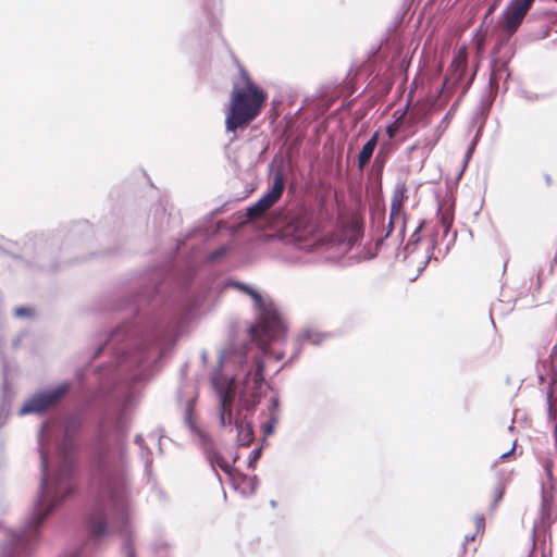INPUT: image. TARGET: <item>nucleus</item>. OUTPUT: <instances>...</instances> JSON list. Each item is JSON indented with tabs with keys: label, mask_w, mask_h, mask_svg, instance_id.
<instances>
[{
	"label": "nucleus",
	"mask_w": 557,
	"mask_h": 557,
	"mask_svg": "<svg viewBox=\"0 0 557 557\" xmlns=\"http://www.w3.org/2000/svg\"><path fill=\"white\" fill-rule=\"evenodd\" d=\"M553 467H554L553 460L548 459L544 462V470H545L548 481H550L553 479Z\"/></svg>",
	"instance_id": "nucleus-27"
},
{
	"label": "nucleus",
	"mask_w": 557,
	"mask_h": 557,
	"mask_svg": "<svg viewBox=\"0 0 557 557\" xmlns=\"http://www.w3.org/2000/svg\"><path fill=\"white\" fill-rule=\"evenodd\" d=\"M379 132L373 133L370 139L362 146L358 154V168L360 171L369 163L377 146Z\"/></svg>",
	"instance_id": "nucleus-11"
},
{
	"label": "nucleus",
	"mask_w": 557,
	"mask_h": 557,
	"mask_svg": "<svg viewBox=\"0 0 557 557\" xmlns=\"http://www.w3.org/2000/svg\"><path fill=\"white\" fill-rule=\"evenodd\" d=\"M474 537H475V535H471V536H470V535H467V536H466V539H465V541H466V542L473 541V540H474Z\"/></svg>",
	"instance_id": "nucleus-44"
},
{
	"label": "nucleus",
	"mask_w": 557,
	"mask_h": 557,
	"mask_svg": "<svg viewBox=\"0 0 557 557\" xmlns=\"http://www.w3.org/2000/svg\"><path fill=\"white\" fill-rule=\"evenodd\" d=\"M515 449H516V442H513V444H512L511 448H510L508 451L503 453V454L499 456V459H502V460L506 459L507 457H509V456L515 451Z\"/></svg>",
	"instance_id": "nucleus-35"
},
{
	"label": "nucleus",
	"mask_w": 557,
	"mask_h": 557,
	"mask_svg": "<svg viewBox=\"0 0 557 557\" xmlns=\"http://www.w3.org/2000/svg\"><path fill=\"white\" fill-rule=\"evenodd\" d=\"M284 189L285 173L283 166H278L272 174V183L269 189L256 203L247 208V218L249 220L263 218L267 210L281 198Z\"/></svg>",
	"instance_id": "nucleus-7"
},
{
	"label": "nucleus",
	"mask_w": 557,
	"mask_h": 557,
	"mask_svg": "<svg viewBox=\"0 0 557 557\" xmlns=\"http://www.w3.org/2000/svg\"><path fill=\"white\" fill-rule=\"evenodd\" d=\"M509 76H510V73L508 71V66H507L506 62H494L492 65V71H491L490 79H488L491 88L497 89L498 82L503 78L506 82Z\"/></svg>",
	"instance_id": "nucleus-12"
},
{
	"label": "nucleus",
	"mask_w": 557,
	"mask_h": 557,
	"mask_svg": "<svg viewBox=\"0 0 557 557\" xmlns=\"http://www.w3.org/2000/svg\"><path fill=\"white\" fill-rule=\"evenodd\" d=\"M271 225L278 230L283 239L293 243L300 249H306L309 246L306 240L315 230L311 215L305 209L277 211Z\"/></svg>",
	"instance_id": "nucleus-4"
},
{
	"label": "nucleus",
	"mask_w": 557,
	"mask_h": 557,
	"mask_svg": "<svg viewBox=\"0 0 557 557\" xmlns=\"http://www.w3.org/2000/svg\"><path fill=\"white\" fill-rule=\"evenodd\" d=\"M246 347L247 345L243 343L237 349L234 342L231 341L228 347L219 352L220 367L225 363L236 364L239 368L236 375H243L236 413L233 409L236 399L234 377L222 384L218 380V373L213 374L211 379L219 398L220 424L224 428L232 426L237 431L239 446H248L252 443L253 429L249 418L256 412L265 392L271 389V386L264 381L263 359L253 356L252 362H248L247 357H243V350Z\"/></svg>",
	"instance_id": "nucleus-1"
},
{
	"label": "nucleus",
	"mask_w": 557,
	"mask_h": 557,
	"mask_svg": "<svg viewBox=\"0 0 557 557\" xmlns=\"http://www.w3.org/2000/svg\"><path fill=\"white\" fill-rule=\"evenodd\" d=\"M474 147H475V141L473 140L471 143V145L469 146L467 152H466V156H465V164H467V162L469 161V159L471 158L472 153H473V150H474Z\"/></svg>",
	"instance_id": "nucleus-32"
},
{
	"label": "nucleus",
	"mask_w": 557,
	"mask_h": 557,
	"mask_svg": "<svg viewBox=\"0 0 557 557\" xmlns=\"http://www.w3.org/2000/svg\"><path fill=\"white\" fill-rule=\"evenodd\" d=\"M424 224H425V221H421L419 223V225L416 227L414 232L412 233L409 243L404 248V251H405L404 259H406L408 257V255L413 251V248L411 249V246L417 245L421 240V238H422L421 230L423 228Z\"/></svg>",
	"instance_id": "nucleus-15"
},
{
	"label": "nucleus",
	"mask_w": 557,
	"mask_h": 557,
	"mask_svg": "<svg viewBox=\"0 0 557 557\" xmlns=\"http://www.w3.org/2000/svg\"><path fill=\"white\" fill-rule=\"evenodd\" d=\"M509 76H510V73L508 71V66H507L506 62H494L492 65V71H491L490 79H488L491 88L497 89L498 82L503 78L506 82Z\"/></svg>",
	"instance_id": "nucleus-13"
},
{
	"label": "nucleus",
	"mask_w": 557,
	"mask_h": 557,
	"mask_svg": "<svg viewBox=\"0 0 557 557\" xmlns=\"http://www.w3.org/2000/svg\"><path fill=\"white\" fill-rule=\"evenodd\" d=\"M71 383L62 382L52 388L40 389L30 395L18 410V416L44 414L58 405L69 393Z\"/></svg>",
	"instance_id": "nucleus-6"
},
{
	"label": "nucleus",
	"mask_w": 557,
	"mask_h": 557,
	"mask_svg": "<svg viewBox=\"0 0 557 557\" xmlns=\"http://www.w3.org/2000/svg\"><path fill=\"white\" fill-rule=\"evenodd\" d=\"M403 205L391 200V212L392 220H400Z\"/></svg>",
	"instance_id": "nucleus-24"
},
{
	"label": "nucleus",
	"mask_w": 557,
	"mask_h": 557,
	"mask_svg": "<svg viewBox=\"0 0 557 557\" xmlns=\"http://www.w3.org/2000/svg\"><path fill=\"white\" fill-rule=\"evenodd\" d=\"M539 380H540V382H541V383H543V382L545 381L544 375L540 374V375H539Z\"/></svg>",
	"instance_id": "nucleus-47"
},
{
	"label": "nucleus",
	"mask_w": 557,
	"mask_h": 557,
	"mask_svg": "<svg viewBox=\"0 0 557 557\" xmlns=\"http://www.w3.org/2000/svg\"><path fill=\"white\" fill-rule=\"evenodd\" d=\"M521 97L527 101H537L542 98L541 95L528 90H522Z\"/></svg>",
	"instance_id": "nucleus-26"
},
{
	"label": "nucleus",
	"mask_w": 557,
	"mask_h": 557,
	"mask_svg": "<svg viewBox=\"0 0 557 557\" xmlns=\"http://www.w3.org/2000/svg\"><path fill=\"white\" fill-rule=\"evenodd\" d=\"M556 388H557V373H555L550 376L549 383H548V389L546 393L547 417L549 420L555 421L554 438H555V446L557 448V404L556 405L553 404V397H554Z\"/></svg>",
	"instance_id": "nucleus-10"
},
{
	"label": "nucleus",
	"mask_w": 557,
	"mask_h": 557,
	"mask_svg": "<svg viewBox=\"0 0 557 557\" xmlns=\"http://www.w3.org/2000/svg\"><path fill=\"white\" fill-rule=\"evenodd\" d=\"M270 504H271V506H272V507H275V506H276L275 500H271V503H270Z\"/></svg>",
	"instance_id": "nucleus-49"
},
{
	"label": "nucleus",
	"mask_w": 557,
	"mask_h": 557,
	"mask_svg": "<svg viewBox=\"0 0 557 557\" xmlns=\"http://www.w3.org/2000/svg\"><path fill=\"white\" fill-rule=\"evenodd\" d=\"M231 285L251 297L256 322L245 324L243 329L244 338H238L237 331L232 327L223 349L228 347L231 341L234 342L237 349L240 344L245 343L247 347L243 350V357H247L248 362H252L253 356L263 359V356L271 354L269 348L271 343L284 341L285 324L270 298H264L261 293L246 283L235 281Z\"/></svg>",
	"instance_id": "nucleus-2"
},
{
	"label": "nucleus",
	"mask_w": 557,
	"mask_h": 557,
	"mask_svg": "<svg viewBox=\"0 0 557 557\" xmlns=\"http://www.w3.org/2000/svg\"><path fill=\"white\" fill-rule=\"evenodd\" d=\"M283 357H284V352H283V351H280V352H275V354H274V358H275V360H276V361L282 360V359H283Z\"/></svg>",
	"instance_id": "nucleus-41"
},
{
	"label": "nucleus",
	"mask_w": 557,
	"mask_h": 557,
	"mask_svg": "<svg viewBox=\"0 0 557 557\" xmlns=\"http://www.w3.org/2000/svg\"><path fill=\"white\" fill-rule=\"evenodd\" d=\"M301 339L313 345H319L323 339V335L315 331L307 330L302 333Z\"/></svg>",
	"instance_id": "nucleus-21"
},
{
	"label": "nucleus",
	"mask_w": 557,
	"mask_h": 557,
	"mask_svg": "<svg viewBox=\"0 0 557 557\" xmlns=\"http://www.w3.org/2000/svg\"><path fill=\"white\" fill-rule=\"evenodd\" d=\"M300 349L298 348L295 354L290 357L289 361L292 362L294 359L297 358L298 354H299Z\"/></svg>",
	"instance_id": "nucleus-43"
},
{
	"label": "nucleus",
	"mask_w": 557,
	"mask_h": 557,
	"mask_svg": "<svg viewBox=\"0 0 557 557\" xmlns=\"http://www.w3.org/2000/svg\"><path fill=\"white\" fill-rule=\"evenodd\" d=\"M432 258V253L430 252L426 258H425V261L423 262V265L419 269L420 272L425 268L426 263L430 261V259Z\"/></svg>",
	"instance_id": "nucleus-39"
},
{
	"label": "nucleus",
	"mask_w": 557,
	"mask_h": 557,
	"mask_svg": "<svg viewBox=\"0 0 557 557\" xmlns=\"http://www.w3.org/2000/svg\"><path fill=\"white\" fill-rule=\"evenodd\" d=\"M227 250L225 246H221L209 253L208 260L212 262L218 261L226 255Z\"/></svg>",
	"instance_id": "nucleus-23"
},
{
	"label": "nucleus",
	"mask_w": 557,
	"mask_h": 557,
	"mask_svg": "<svg viewBox=\"0 0 557 557\" xmlns=\"http://www.w3.org/2000/svg\"><path fill=\"white\" fill-rule=\"evenodd\" d=\"M264 414L268 417H272L274 414L275 417L280 418V397L277 394L273 395L269 399L265 410L261 412V416Z\"/></svg>",
	"instance_id": "nucleus-16"
},
{
	"label": "nucleus",
	"mask_w": 557,
	"mask_h": 557,
	"mask_svg": "<svg viewBox=\"0 0 557 557\" xmlns=\"http://www.w3.org/2000/svg\"><path fill=\"white\" fill-rule=\"evenodd\" d=\"M475 524H476V532H483L484 530V518L482 516H479L475 518Z\"/></svg>",
	"instance_id": "nucleus-31"
},
{
	"label": "nucleus",
	"mask_w": 557,
	"mask_h": 557,
	"mask_svg": "<svg viewBox=\"0 0 557 557\" xmlns=\"http://www.w3.org/2000/svg\"><path fill=\"white\" fill-rule=\"evenodd\" d=\"M405 231H406V222L405 220L403 219L400 221V226H399V236L401 237V239L404 238L405 236Z\"/></svg>",
	"instance_id": "nucleus-36"
},
{
	"label": "nucleus",
	"mask_w": 557,
	"mask_h": 557,
	"mask_svg": "<svg viewBox=\"0 0 557 557\" xmlns=\"http://www.w3.org/2000/svg\"><path fill=\"white\" fill-rule=\"evenodd\" d=\"M500 0H495L494 3L488 8L486 14H491L495 8L497 7V4L499 3Z\"/></svg>",
	"instance_id": "nucleus-38"
},
{
	"label": "nucleus",
	"mask_w": 557,
	"mask_h": 557,
	"mask_svg": "<svg viewBox=\"0 0 557 557\" xmlns=\"http://www.w3.org/2000/svg\"><path fill=\"white\" fill-rule=\"evenodd\" d=\"M417 147H418L417 145H413V146L409 147L408 148V152H412L413 150L417 149Z\"/></svg>",
	"instance_id": "nucleus-45"
},
{
	"label": "nucleus",
	"mask_w": 557,
	"mask_h": 557,
	"mask_svg": "<svg viewBox=\"0 0 557 557\" xmlns=\"http://www.w3.org/2000/svg\"><path fill=\"white\" fill-rule=\"evenodd\" d=\"M405 116H406V111L401 112L393 123L388 124L386 126V134L388 136L389 139H393L396 137L398 131H399V127H400V124L403 123V121L405 120Z\"/></svg>",
	"instance_id": "nucleus-17"
},
{
	"label": "nucleus",
	"mask_w": 557,
	"mask_h": 557,
	"mask_svg": "<svg viewBox=\"0 0 557 557\" xmlns=\"http://www.w3.org/2000/svg\"><path fill=\"white\" fill-rule=\"evenodd\" d=\"M139 456H140V459L145 463L146 474L148 476H150L152 473V459H151V450L149 449V447L147 445H146V449L140 450Z\"/></svg>",
	"instance_id": "nucleus-20"
},
{
	"label": "nucleus",
	"mask_w": 557,
	"mask_h": 557,
	"mask_svg": "<svg viewBox=\"0 0 557 557\" xmlns=\"http://www.w3.org/2000/svg\"><path fill=\"white\" fill-rule=\"evenodd\" d=\"M545 180H546V183H547V184H549V183H550V177H549V176H546V177H545Z\"/></svg>",
	"instance_id": "nucleus-48"
},
{
	"label": "nucleus",
	"mask_w": 557,
	"mask_h": 557,
	"mask_svg": "<svg viewBox=\"0 0 557 557\" xmlns=\"http://www.w3.org/2000/svg\"><path fill=\"white\" fill-rule=\"evenodd\" d=\"M534 1L535 0H511L509 2L500 17L502 27L507 35L511 36L518 30Z\"/></svg>",
	"instance_id": "nucleus-8"
},
{
	"label": "nucleus",
	"mask_w": 557,
	"mask_h": 557,
	"mask_svg": "<svg viewBox=\"0 0 557 557\" xmlns=\"http://www.w3.org/2000/svg\"><path fill=\"white\" fill-rule=\"evenodd\" d=\"M196 404V395L190 396L183 404L184 406V422L189 429L193 440L197 443L200 449L206 455V458L214 473V475L221 480L219 472L216 471V466L225 473H231L232 471V462L227 461L216 449L215 443L212 436L200 429L194 419V409Z\"/></svg>",
	"instance_id": "nucleus-5"
},
{
	"label": "nucleus",
	"mask_w": 557,
	"mask_h": 557,
	"mask_svg": "<svg viewBox=\"0 0 557 557\" xmlns=\"http://www.w3.org/2000/svg\"><path fill=\"white\" fill-rule=\"evenodd\" d=\"M244 86L234 83L230 110L226 115V132L235 133L238 128L247 126L261 112L267 101V94L260 89L249 77L245 67L238 63Z\"/></svg>",
	"instance_id": "nucleus-3"
},
{
	"label": "nucleus",
	"mask_w": 557,
	"mask_h": 557,
	"mask_svg": "<svg viewBox=\"0 0 557 557\" xmlns=\"http://www.w3.org/2000/svg\"><path fill=\"white\" fill-rule=\"evenodd\" d=\"M201 359H202V362H205V363L207 362L208 354H207V351H206V350H202V351H201Z\"/></svg>",
	"instance_id": "nucleus-42"
},
{
	"label": "nucleus",
	"mask_w": 557,
	"mask_h": 557,
	"mask_svg": "<svg viewBox=\"0 0 557 557\" xmlns=\"http://www.w3.org/2000/svg\"><path fill=\"white\" fill-rule=\"evenodd\" d=\"M3 389L4 394L2 399L0 400V428L8 422L11 412V397L7 395L9 391L7 382L3 384Z\"/></svg>",
	"instance_id": "nucleus-14"
},
{
	"label": "nucleus",
	"mask_w": 557,
	"mask_h": 557,
	"mask_svg": "<svg viewBox=\"0 0 557 557\" xmlns=\"http://www.w3.org/2000/svg\"><path fill=\"white\" fill-rule=\"evenodd\" d=\"M14 314L18 318H30L33 315V309L28 307H20L14 310Z\"/></svg>",
	"instance_id": "nucleus-25"
},
{
	"label": "nucleus",
	"mask_w": 557,
	"mask_h": 557,
	"mask_svg": "<svg viewBox=\"0 0 557 557\" xmlns=\"http://www.w3.org/2000/svg\"><path fill=\"white\" fill-rule=\"evenodd\" d=\"M437 215L440 218L441 226L443 227L442 243L445 244V249L442 252V257H445L450 248L455 245L457 238V231H451L454 222V212L451 208L442 209L437 208Z\"/></svg>",
	"instance_id": "nucleus-9"
},
{
	"label": "nucleus",
	"mask_w": 557,
	"mask_h": 557,
	"mask_svg": "<svg viewBox=\"0 0 557 557\" xmlns=\"http://www.w3.org/2000/svg\"><path fill=\"white\" fill-rule=\"evenodd\" d=\"M450 111L444 116L443 121H449Z\"/></svg>",
	"instance_id": "nucleus-46"
},
{
	"label": "nucleus",
	"mask_w": 557,
	"mask_h": 557,
	"mask_svg": "<svg viewBox=\"0 0 557 557\" xmlns=\"http://www.w3.org/2000/svg\"><path fill=\"white\" fill-rule=\"evenodd\" d=\"M154 216H160L161 220L165 218V209L162 205L159 203L154 207Z\"/></svg>",
	"instance_id": "nucleus-29"
},
{
	"label": "nucleus",
	"mask_w": 557,
	"mask_h": 557,
	"mask_svg": "<svg viewBox=\"0 0 557 557\" xmlns=\"http://www.w3.org/2000/svg\"><path fill=\"white\" fill-rule=\"evenodd\" d=\"M503 494H504L503 488L500 486H498L496 488V495H495V498H494L493 507H495L497 505V503L503 498Z\"/></svg>",
	"instance_id": "nucleus-33"
},
{
	"label": "nucleus",
	"mask_w": 557,
	"mask_h": 557,
	"mask_svg": "<svg viewBox=\"0 0 557 557\" xmlns=\"http://www.w3.org/2000/svg\"><path fill=\"white\" fill-rule=\"evenodd\" d=\"M437 246V239H436V236L434 235L431 239V243H430V250H434Z\"/></svg>",
	"instance_id": "nucleus-37"
},
{
	"label": "nucleus",
	"mask_w": 557,
	"mask_h": 557,
	"mask_svg": "<svg viewBox=\"0 0 557 557\" xmlns=\"http://www.w3.org/2000/svg\"><path fill=\"white\" fill-rule=\"evenodd\" d=\"M407 198V186L405 183H398L393 191L392 199L393 201L404 203V200Z\"/></svg>",
	"instance_id": "nucleus-19"
},
{
	"label": "nucleus",
	"mask_w": 557,
	"mask_h": 557,
	"mask_svg": "<svg viewBox=\"0 0 557 557\" xmlns=\"http://www.w3.org/2000/svg\"><path fill=\"white\" fill-rule=\"evenodd\" d=\"M148 437H149V438L157 440L158 445H159V449L161 450V447H160L161 436H158V435H154V434H150V435H148Z\"/></svg>",
	"instance_id": "nucleus-40"
},
{
	"label": "nucleus",
	"mask_w": 557,
	"mask_h": 557,
	"mask_svg": "<svg viewBox=\"0 0 557 557\" xmlns=\"http://www.w3.org/2000/svg\"><path fill=\"white\" fill-rule=\"evenodd\" d=\"M397 221L398 220H392V216L389 215V221H388V225H387V233L385 235L386 237L393 232Z\"/></svg>",
	"instance_id": "nucleus-34"
},
{
	"label": "nucleus",
	"mask_w": 557,
	"mask_h": 557,
	"mask_svg": "<svg viewBox=\"0 0 557 557\" xmlns=\"http://www.w3.org/2000/svg\"><path fill=\"white\" fill-rule=\"evenodd\" d=\"M261 454H262L261 446L256 447L251 450V453L249 455V460H248V468L255 469L258 459L261 457Z\"/></svg>",
	"instance_id": "nucleus-22"
},
{
	"label": "nucleus",
	"mask_w": 557,
	"mask_h": 557,
	"mask_svg": "<svg viewBox=\"0 0 557 557\" xmlns=\"http://www.w3.org/2000/svg\"><path fill=\"white\" fill-rule=\"evenodd\" d=\"M134 442H135V444H136V445H138V447H139V449H140V450L146 449V444H145V442H144V437H143V435H141V434H137V435L135 436V441H134Z\"/></svg>",
	"instance_id": "nucleus-30"
},
{
	"label": "nucleus",
	"mask_w": 557,
	"mask_h": 557,
	"mask_svg": "<svg viewBox=\"0 0 557 557\" xmlns=\"http://www.w3.org/2000/svg\"><path fill=\"white\" fill-rule=\"evenodd\" d=\"M278 421H280L278 417H275L273 414L272 417H268V420L261 424L263 441L274 432L275 426L278 423Z\"/></svg>",
	"instance_id": "nucleus-18"
},
{
	"label": "nucleus",
	"mask_w": 557,
	"mask_h": 557,
	"mask_svg": "<svg viewBox=\"0 0 557 557\" xmlns=\"http://www.w3.org/2000/svg\"><path fill=\"white\" fill-rule=\"evenodd\" d=\"M552 368L557 369V343L554 345L550 355H549Z\"/></svg>",
	"instance_id": "nucleus-28"
}]
</instances>
